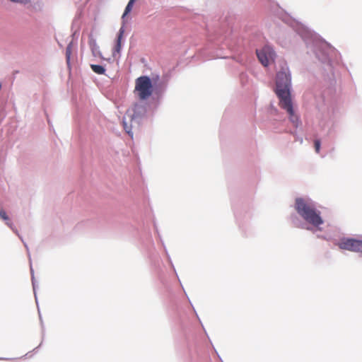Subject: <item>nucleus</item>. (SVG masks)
Here are the masks:
<instances>
[{"mask_svg": "<svg viewBox=\"0 0 362 362\" xmlns=\"http://www.w3.org/2000/svg\"><path fill=\"white\" fill-rule=\"evenodd\" d=\"M291 77L290 74L286 72V69H283L276 74V94L279 99V106L285 110L289 115V119L295 127L299 123L297 115H295L293 103L291 100Z\"/></svg>", "mask_w": 362, "mask_h": 362, "instance_id": "f257e3e1", "label": "nucleus"}, {"mask_svg": "<svg viewBox=\"0 0 362 362\" xmlns=\"http://www.w3.org/2000/svg\"><path fill=\"white\" fill-rule=\"evenodd\" d=\"M295 209L298 214L308 223L318 226L323 223L320 213L317 211L315 206L302 198H297Z\"/></svg>", "mask_w": 362, "mask_h": 362, "instance_id": "f03ea898", "label": "nucleus"}, {"mask_svg": "<svg viewBox=\"0 0 362 362\" xmlns=\"http://www.w3.org/2000/svg\"><path fill=\"white\" fill-rule=\"evenodd\" d=\"M153 90L151 80L148 76H142L136 79L134 93L139 100L148 99L152 95Z\"/></svg>", "mask_w": 362, "mask_h": 362, "instance_id": "7ed1b4c3", "label": "nucleus"}, {"mask_svg": "<svg viewBox=\"0 0 362 362\" xmlns=\"http://www.w3.org/2000/svg\"><path fill=\"white\" fill-rule=\"evenodd\" d=\"M338 245L342 250L362 252V240L354 238H344L341 240Z\"/></svg>", "mask_w": 362, "mask_h": 362, "instance_id": "20e7f679", "label": "nucleus"}, {"mask_svg": "<svg viewBox=\"0 0 362 362\" xmlns=\"http://www.w3.org/2000/svg\"><path fill=\"white\" fill-rule=\"evenodd\" d=\"M257 56L262 65L267 66L271 62L274 60V52L269 46H265L259 50H257Z\"/></svg>", "mask_w": 362, "mask_h": 362, "instance_id": "39448f33", "label": "nucleus"}, {"mask_svg": "<svg viewBox=\"0 0 362 362\" xmlns=\"http://www.w3.org/2000/svg\"><path fill=\"white\" fill-rule=\"evenodd\" d=\"M133 111L134 114L132 115V118L135 119L136 117L144 115L146 112V108L143 105L136 104L133 107Z\"/></svg>", "mask_w": 362, "mask_h": 362, "instance_id": "423d86ee", "label": "nucleus"}, {"mask_svg": "<svg viewBox=\"0 0 362 362\" xmlns=\"http://www.w3.org/2000/svg\"><path fill=\"white\" fill-rule=\"evenodd\" d=\"M124 31L122 29H120L119 35L117 39V43L115 47V49L117 52H119L121 49V41L123 36Z\"/></svg>", "mask_w": 362, "mask_h": 362, "instance_id": "0eeeda50", "label": "nucleus"}, {"mask_svg": "<svg viewBox=\"0 0 362 362\" xmlns=\"http://www.w3.org/2000/svg\"><path fill=\"white\" fill-rule=\"evenodd\" d=\"M91 69L98 74H104L105 72V69L103 66L97 64H91Z\"/></svg>", "mask_w": 362, "mask_h": 362, "instance_id": "6e6552de", "label": "nucleus"}, {"mask_svg": "<svg viewBox=\"0 0 362 362\" xmlns=\"http://www.w3.org/2000/svg\"><path fill=\"white\" fill-rule=\"evenodd\" d=\"M136 0H129L125 9H124V12L122 15V18H124L125 16H127L129 13L131 12V11L132 10V8H133V6H134V4L136 2Z\"/></svg>", "mask_w": 362, "mask_h": 362, "instance_id": "1a4fd4ad", "label": "nucleus"}, {"mask_svg": "<svg viewBox=\"0 0 362 362\" xmlns=\"http://www.w3.org/2000/svg\"><path fill=\"white\" fill-rule=\"evenodd\" d=\"M71 52H72V46L71 44H69L66 48V62L68 64H69Z\"/></svg>", "mask_w": 362, "mask_h": 362, "instance_id": "9d476101", "label": "nucleus"}, {"mask_svg": "<svg viewBox=\"0 0 362 362\" xmlns=\"http://www.w3.org/2000/svg\"><path fill=\"white\" fill-rule=\"evenodd\" d=\"M123 126H124V129L125 132L132 138L133 134L132 133L130 127H129L127 125V122L124 121L123 122Z\"/></svg>", "mask_w": 362, "mask_h": 362, "instance_id": "9b49d317", "label": "nucleus"}, {"mask_svg": "<svg viewBox=\"0 0 362 362\" xmlns=\"http://www.w3.org/2000/svg\"><path fill=\"white\" fill-rule=\"evenodd\" d=\"M0 218L4 221H8V216H7L5 211L0 209Z\"/></svg>", "mask_w": 362, "mask_h": 362, "instance_id": "f8f14e48", "label": "nucleus"}, {"mask_svg": "<svg viewBox=\"0 0 362 362\" xmlns=\"http://www.w3.org/2000/svg\"><path fill=\"white\" fill-rule=\"evenodd\" d=\"M315 148L317 152H319L320 148V141L319 140L315 141Z\"/></svg>", "mask_w": 362, "mask_h": 362, "instance_id": "ddd939ff", "label": "nucleus"}, {"mask_svg": "<svg viewBox=\"0 0 362 362\" xmlns=\"http://www.w3.org/2000/svg\"><path fill=\"white\" fill-rule=\"evenodd\" d=\"M11 1H15V2L23 3V4H26L30 1V0H11Z\"/></svg>", "mask_w": 362, "mask_h": 362, "instance_id": "4468645a", "label": "nucleus"}]
</instances>
